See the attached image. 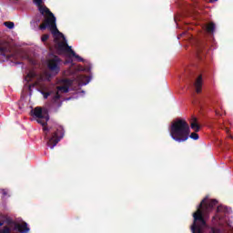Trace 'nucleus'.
Masks as SVG:
<instances>
[{
    "label": "nucleus",
    "instance_id": "obj_1",
    "mask_svg": "<svg viewBox=\"0 0 233 233\" xmlns=\"http://www.w3.org/2000/svg\"><path fill=\"white\" fill-rule=\"evenodd\" d=\"M33 115L37 117V123L42 125L43 130L46 135V139H47V146L54 148L65 137V129L62 126L55 124L51 127H46V123L50 119L47 115L43 114V109L41 107H35L33 111Z\"/></svg>",
    "mask_w": 233,
    "mask_h": 233
},
{
    "label": "nucleus",
    "instance_id": "obj_2",
    "mask_svg": "<svg viewBox=\"0 0 233 233\" xmlns=\"http://www.w3.org/2000/svg\"><path fill=\"white\" fill-rule=\"evenodd\" d=\"M218 205V200H208V198L202 199L198 207V209L193 213V224L191 226L192 233H203V229L207 228V220L210 218L214 207Z\"/></svg>",
    "mask_w": 233,
    "mask_h": 233
},
{
    "label": "nucleus",
    "instance_id": "obj_3",
    "mask_svg": "<svg viewBox=\"0 0 233 233\" xmlns=\"http://www.w3.org/2000/svg\"><path fill=\"white\" fill-rule=\"evenodd\" d=\"M190 134V126L185 119L177 118L171 124L170 137L177 143H185L188 140Z\"/></svg>",
    "mask_w": 233,
    "mask_h": 233
},
{
    "label": "nucleus",
    "instance_id": "obj_4",
    "mask_svg": "<svg viewBox=\"0 0 233 233\" xmlns=\"http://www.w3.org/2000/svg\"><path fill=\"white\" fill-rule=\"evenodd\" d=\"M59 37H62V41L59 40ZM56 36L55 35L54 43H55V49L56 50V53L61 56V54H69L72 56V57H75L77 59L80 63H83L85 59L83 57L79 56V55L76 54V51L72 49V46H68V43H66V38L65 37V35Z\"/></svg>",
    "mask_w": 233,
    "mask_h": 233
},
{
    "label": "nucleus",
    "instance_id": "obj_5",
    "mask_svg": "<svg viewBox=\"0 0 233 233\" xmlns=\"http://www.w3.org/2000/svg\"><path fill=\"white\" fill-rule=\"evenodd\" d=\"M46 28L50 30L53 35L63 36V33L59 32V29H57V25L56 24V16L54 15V13H50V15H47L44 22L39 25L40 30H46Z\"/></svg>",
    "mask_w": 233,
    "mask_h": 233
},
{
    "label": "nucleus",
    "instance_id": "obj_6",
    "mask_svg": "<svg viewBox=\"0 0 233 233\" xmlns=\"http://www.w3.org/2000/svg\"><path fill=\"white\" fill-rule=\"evenodd\" d=\"M0 56H3L6 59H17L16 53L12 54V47L8 44L4 46L0 44Z\"/></svg>",
    "mask_w": 233,
    "mask_h": 233
},
{
    "label": "nucleus",
    "instance_id": "obj_7",
    "mask_svg": "<svg viewBox=\"0 0 233 233\" xmlns=\"http://www.w3.org/2000/svg\"><path fill=\"white\" fill-rule=\"evenodd\" d=\"M59 65H61V58L57 56L49 59L47 63L48 69L54 74H59V71L61 70Z\"/></svg>",
    "mask_w": 233,
    "mask_h": 233
},
{
    "label": "nucleus",
    "instance_id": "obj_8",
    "mask_svg": "<svg viewBox=\"0 0 233 233\" xmlns=\"http://www.w3.org/2000/svg\"><path fill=\"white\" fill-rule=\"evenodd\" d=\"M56 89L58 91L52 98L54 103H57L61 99V95H59V92H63V94H68V92H70V87H68V86H58Z\"/></svg>",
    "mask_w": 233,
    "mask_h": 233
},
{
    "label": "nucleus",
    "instance_id": "obj_9",
    "mask_svg": "<svg viewBox=\"0 0 233 233\" xmlns=\"http://www.w3.org/2000/svg\"><path fill=\"white\" fill-rule=\"evenodd\" d=\"M15 230H18L21 233H27L30 231V228H28L26 222H24L23 224H15Z\"/></svg>",
    "mask_w": 233,
    "mask_h": 233
},
{
    "label": "nucleus",
    "instance_id": "obj_10",
    "mask_svg": "<svg viewBox=\"0 0 233 233\" xmlns=\"http://www.w3.org/2000/svg\"><path fill=\"white\" fill-rule=\"evenodd\" d=\"M203 86V75H199L195 81V88L197 94H201V88Z\"/></svg>",
    "mask_w": 233,
    "mask_h": 233
},
{
    "label": "nucleus",
    "instance_id": "obj_11",
    "mask_svg": "<svg viewBox=\"0 0 233 233\" xmlns=\"http://www.w3.org/2000/svg\"><path fill=\"white\" fill-rule=\"evenodd\" d=\"M205 54H207V48H205V45L199 44L197 46V56L198 59H203V56H205Z\"/></svg>",
    "mask_w": 233,
    "mask_h": 233
},
{
    "label": "nucleus",
    "instance_id": "obj_12",
    "mask_svg": "<svg viewBox=\"0 0 233 233\" xmlns=\"http://www.w3.org/2000/svg\"><path fill=\"white\" fill-rule=\"evenodd\" d=\"M190 127L194 132H199L201 127L198 123V118L196 116H193L190 121Z\"/></svg>",
    "mask_w": 233,
    "mask_h": 233
},
{
    "label": "nucleus",
    "instance_id": "obj_13",
    "mask_svg": "<svg viewBox=\"0 0 233 233\" xmlns=\"http://www.w3.org/2000/svg\"><path fill=\"white\" fill-rule=\"evenodd\" d=\"M78 81H79L80 85L85 86V85H88L90 83V78L87 76L80 75L78 76Z\"/></svg>",
    "mask_w": 233,
    "mask_h": 233
},
{
    "label": "nucleus",
    "instance_id": "obj_14",
    "mask_svg": "<svg viewBox=\"0 0 233 233\" xmlns=\"http://www.w3.org/2000/svg\"><path fill=\"white\" fill-rule=\"evenodd\" d=\"M38 10L40 12V14H42V15H45V14L46 15H50V14H53L52 12H50V9H48V7L42 5H38Z\"/></svg>",
    "mask_w": 233,
    "mask_h": 233
},
{
    "label": "nucleus",
    "instance_id": "obj_15",
    "mask_svg": "<svg viewBox=\"0 0 233 233\" xmlns=\"http://www.w3.org/2000/svg\"><path fill=\"white\" fill-rule=\"evenodd\" d=\"M215 31L216 24H214L213 22L209 23L207 26V32H208V34H214Z\"/></svg>",
    "mask_w": 233,
    "mask_h": 233
},
{
    "label": "nucleus",
    "instance_id": "obj_16",
    "mask_svg": "<svg viewBox=\"0 0 233 233\" xmlns=\"http://www.w3.org/2000/svg\"><path fill=\"white\" fill-rule=\"evenodd\" d=\"M62 83L65 86H68V88H70V86H72L74 84V81L68 78H64L62 79Z\"/></svg>",
    "mask_w": 233,
    "mask_h": 233
},
{
    "label": "nucleus",
    "instance_id": "obj_17",
    "mask_svg": "<svg viewBox=\"0 0 233 233\" xmlns=\"http://www.w3.org/2000/svg\"><path fill=\"white\" fill-rule=\"evenodd\" d=\"M36 76H37V74H35L34 71L31 70L25 76V80L32 81V79H34Z\"/></svg>",
    "mask_w": 233,
    "mask_h": 233
},
{
    "label": "nucleus",
    "instance_id": "obj_18",
    "mask_svg": "<svg viewBox=\"0 0 233 233\" xmlns=\"http://www.w3.org/2000/svg\"><path fill=\"white\" fill-rule=\"evenodd\" d=\"M12 228L8 226H4L2 229H0V233H11Z\"/></svg>",
    "mask_w": 233,
    "mask_h": 233
},
{
    "label": "nucleus",
    "instance_id": "obj_19",
    "mask_svg": "<svg viewBox=\"0 0 233 233\" xmlns=\"http://www.w3.org/2000/svg\"><path fill=\"white\" fill-rule=\"evenodd\" d=\"M188 137H190L191 139H194L195 141H198V139H199V135L198 133L193 132L191 133Z\"/></svg>",
    "mask_w": 233,
    "mask_h": 233
},
{
    "label": "nucleus",
    "instance_id": "obj_20",
    "mask_svg": "<svg viewBox=\"0 0 233 233\" xmlns=\"http://www.w3.org/2000/svg\"><path fill=\"white\" fill-rule=\"evenodd\" d=\"M4 25H5V26H6L7 28H9V30H12V28H14V26H15V25L14 24V22H5Z\"/></svg>",
    "mask_w": 233,
    "mask_h": 233
},
{
    "label": "nucleus",
    "instance_id": "obj_21",
    "mask_svg": "<svg viewBox=\"0 0 233 233\" xmlns=\"http://www.w3.org/2000/svg\"><path fill=\"white\" fill-rule=\"evenodd\" d=\"M49 37H50V35H48V34L43 35L41 37L42 43H46V41H48Z\"/></svg>",
    "mask_w": 233,
    "mask_h": 233
},
{
    "label": "nucleus",
    "instance_id": "obj_22",
    "mask_svg": "<svg viewBox=\"0 0 233 233\" xmlns=\"http://www.w3.org/2000/svg\"><path fill=\"white\" fill-rule=\"evenodd\" d=\"M41 94L44 96V99H48V96L52 94V92H45L41 91Z\"/></svg>",
    "mask_w": 233,
    "mask_h": 233
},
{
    "label": "nucleus",
    "instance_id": "obj_23",
    "mask_svg": "<svg viewBox=\"0 0 233 233\" xmlns=\"http://www.w3.org/2000/svg\"><path fill=\"white\" fill-rule=\"evenodd\" d=\"M33 2L36 6H41L43 5V0H33Z\"/></svg>",
    "mask_w": 233,
    "mask_h": 233
},
{
    "label": "nucleus",
    "instance_id": "obj_24",
    "mask_svg": "<svg viewBox=\"0 0 233 233\" xmlns=\"http://www.w3.org/2000/svg\"><path fill=\"white\" fill-rule=\"evenodd\" d=\"M211 232L212 233H220L221 231L219 229L216 228H212Z\"/></svg>",
    "mask_w": 233,
    "mask_h": 233
},
{
    "label": "nucleus",
    "instance_id": "obj_25",
    "mask_svg": "<svg viewBox=\"0 0 233 233\" xmlns=\"http://www.w3.org/2000/svg\"><path fill=\"white\" fill-rule=\"evenodd\" d=\"M16 65H21V62H16Z\"/></svg>",
    "mask_w": 233,
    "mask_h": 233
},
{
    "label": "nucleus",
    "instance_id": "obj_26",
    "mask_svg": "<svg viewBox=\"0 0 233 233\" xmlns=\"http://www.w3.org/2000/svg\"><path fill=\"white\" fill-rule=\"evenodd\" d=\"M216 114H217V116H219V113L218 111H216Z\"/></svg>",
    "mask_w": 233,
    "mask_h": 233
},
{
    "label": "nucleus",
    "instance_id": "obj_27",
    "mask_svg": "<svg viewBox=\"0 0 233 233\" xmlns=\"http://www.w3.org/2000/svg\"><path fill=\"white\" fill-rule=\"evenodd\" d=\"M3 225V223L0 222V227Z\"/></svg>",
    "mask_w": 233,
    "mask_h": 233
},
{
    "label": "nucleus",
    "instance_id": "obj_28",
    "mask_svg": "<svg viewBox=\"0 0 233 233\" xmlns=\"http://www.w3.org/2000/svg\"><path fill=\"white\" fill-rule=\"evenodd\" d=\"M59 106H61V103L59 104Z\"/></svg>",
    "mask_w": 233,
    "mask_h": 233
}]
</instances>
